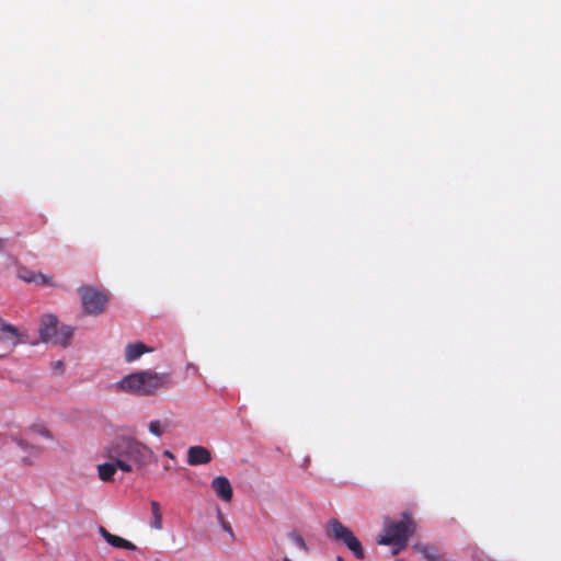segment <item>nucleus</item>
Wrapping results in <instances>:
<instances>
[{"label": "nucleus", "mask_w": 561, "mask_h": 561, "mask_svg": "<svg viewBox=\"0 0 561 561\" xmlns=\"http://www.w3.org/2000/svg\"><path fill=\"white\" fill-rule=\"evenodd\" d=\"M173 385L170 373L141 370L125 376L117 382V389L139 397L154 396Z\"/></svg>", "instance_id": "nucleus-1"}, {"label": "nucleus", "mask_w": 561, "mask_h": 561, "mask_svg": "<svg viewBox=\"0 0 561 561\" xmlns=\"http://www.w3.org/2000/svg\"><path fill=\"white\" fill-rule=\"evenodd\" d=\"M107 458H117L131 467V471L147 467L154 458L150 447L127 436L117 437L105 449Z\"/></svg>", "instance_id": "nucleus-2"}, {"label": "nucleus", "mask_w": 561, "mask_h": 561, "mask_svg": "<svg viewBox=\"0 0 561 561\" xmlns=\"http://www.w3.org/2000/svg\"><path fill=\"white\" fill-rule=\"evenodd\" d=\"M416 525L410 513L402 514L400 520H387L383 526V534L377 539L379 545L392 546L393 554H398L408 545L409 537L415 531Z\"/></svg>", "instance_id": "nucleus-3"}, {"label": "nucleus", "mask_w": 561, "mask_h": 561, "mask_svg": "<svg viewBox=\"0 0 561 561\" xmlns=\"http://www.w3.org/2000/svg\"><path fill=\"white\" fill-rule=\"evenodd\" d=\"M41 340L45 343H54L67 346L73 335V329L69 325L59 327L58 319L54 314H45L41 319Z\"/></svg>", "instance_id": "nucleus-4"}, {"label": "nucleus", "mask_w": 561, "mask_h": 561, "mask_svg": "<svg viewBox=\"0 0 561 561\" xmlns=\"http://www.w3.org/2000/svg\"><path fill=\"white\" fill-rule=\"evenodd\" d=\"M328 536L336 541L344 543L355 558L363 560L365 552L360 541L355 537L353 531L344 526L337 519H331L328 524Z\"/></svg>", "instance_id": "nucleus-5"}, {"label": "nucleus", "mask_w": 561, "mask_h": 561, "mask_svg": "<svg viewBox=\"0 0 561 561\" xmlns=\"http://www.w3.org/2000/svg\"><path fill=\"white\" fill-rule=\"evenodd\" d=\"M328 536L336 541L344 543L355 558L363 560L365 552L360 541L355 537L353 531L344 526L337 519H331L328 524Z\"/></svg>", "instance_id": "nucleus-6"}, {"label": "nucleus", "mask_w": 561, "mask_h": 561, "mask_svg": "<svg viewBox=\"0 0 561 561\" xmlns=\"http://www.w3.org/2000/svg\"><path fill=\"white\" fill-rule=\"evenodd\" d=\"M328 536L336 541L344 543L355 558L363 560L365 552L360 541L355 537L353 531L344 526L337 519H331L328 524Z\"/></svg>", "instance_id": "nucleus-7"}, {"label": "nucleus", "mask_w": 561, "mask_h": 561, "mask_svg": "<svg viewBox=\"0 0 561 561\" xmlns=\"http://www.w3.org/2000/svg\"><path fill=\"white\" fill-rule=\"evenodd\" d=\"M82 308L85 313L98 316L101 314L108 302V296L92 286H82L79 288Z\"/></svg>", "instance_id": "nucleus-8"}, {"label": "nucleus", "mask_w": 561, "mask_h": 561, "mask_svg": "<svg viewBox=\"0 0 561 561\" xmlns=\"http://www.w3.org/2000/svg\"><path fill=\"white\" fill-rule=\"evenodd\" d=\"M111 462L101 463L98 466V474L100 480L104 482H108L113 480V477L117 469L122 470L123 472H131V467L127 465L122 459L118 460L117 458H108Z\"/></svg>", "instance_id": "nucleus-9"}, {"label": "nucleus", "mask_w": 561, "mask_h": 561, "mask_svg": "<svg viewBox=\"0 0 561 561\" xmlns=\"http://www.w3.org/2000/svg\"><path fill=\"white\" fill-rule=\"evenodd\" d=\"M23 334L19 329L10 323H7L0 318V342L5 343L11 351L23 342Z\"/></svg>", "instance_id": "nucleus-10"}, {"label": "nucleus", "mask_w": 561, "mask_h": 561, "mask_svg": "<svg viewBox=\"0 0 561 561\" xmlns=\"http://www.w3.org/2000/svg\"><path fill=\"white\" fill-rule=\"evenodd\" d=\"M211 489L216 495L224 502H230L233 496V490L230 481L226 477H216L211 481Z\"/></svg>", "instance_id": "nucleus-11"}, {"label": "nucleus", "mask_w": 561, "mask_h": 561, "mask_svg": "<svg viewBox=\"0 0 561 561\" xmlns=\"http://www.w3.org/2000/svg\"><path fill=\"white\" fill-rule=\"evenodd\" d=\"M210 451L202 446H192L187 451V462L191 466L206 465L210 462Z\"/></svg>", "instance_id": "nucleus-12"}, {"label": "nucleus", "mask_w": 561, "mask_h": 561, "mask_svg": "<svg viewBox=\"0 0 561 561\" xmlns=\"http://www.w3.org/2000/svg\"><path fill=\"white\" fill-rule=\"evenodd\" d=\"M413 549L421 553L426 561H447L445 556L439 553L438 549L434 546L426 543H415Z\"/></svg>", "instance_id": "nucleus-13"}, {"label": "nucleus", "mask_w": 561, "mask_h": 561, "mask_svg": "<svg viewBox=\"0 0 561 561\" xmlns=\"http://www.w3.org/2000/svg\"><path fill=\"white\" fill-rule=\"evenodd\" d=\"M100 533L102 537L106 540V542L113 547L123 548L127 550H136V546L131 541H128L119 536L108 533L104 527L100 528Z\"/></svg>", "instance_id": "nucleus-14"}, {"label": "nucleus", "mask_w": 561, "mask_h": 561, "mask_svg": "<svg viewBox=\"0 0 561 561\" xmlns=\"http://www.w3.org/2000/svg\"><path fill=\"white\" fill-rule=\"evenodd\" d=\"M151 352V348L147 347L144 343H131L125 348V360L131 363L138 359L142 354Z\"/></svg>", "instance_id": "nucleus-15"}, {"label": "nucleus", "mask_w": 561, "mask_h": 561, "mask_svg": "<svg viewBox=\"0 0 561 561\" xmlns=\"http://www.w3.org/2000/svg\"><path fill=\"white\" fill-rule=\"evenodd\" d=\"M150 508H151V515H152L150 525L153 529L161 530L163 526H162V513H161L160 504L157 501H151Z\"/></svg>", "instance_id": "nucleus-16"}, {"label": "nucleus", "mask_w": 561, "mask_h": 561, "mask_svg": "<svg viewBox=\"0 0 561 561\" xmlns=\"http://www.w3.org/2000/svg\"><path fill=\"white\" fill-rule=\"evenodd\" d=\"M169 425V421L154 420L149 423L148 430L152 435L160 437L168 430Z\"/></svg>", "instance_id": "nucleus-17"}, {"label": "nucleus", "mask_w": 561, "mask_h": 561, "mask_svg": "<svg viewBox=\"0 0 561 561\" xmlns=\"http://www.w3.org/2000/svg\"><path fill=\"white\" fill-rule=\"evenodd\" d=\"M291 538L295 541L297 547H299L302 550H307V545H306L304 538L300 535L294 534L291 536Z\"/></svg>", "instance_id": "nucleus-18"}, {"label": "nucleus", "mask_w": 561, "mask_h": 561, "mask_svg": "<svg viewBox=\"0 0 561 561\" xmlns=\"http://www.w3.org/2000/svg\"><path fill=\"white\" fill-rule=\"evenodd\" d=\"M51 368L55 370V371H58V373H64L65 370V364L62 360H55L51 363Z\"/></svg>", "instance_id": "nucleus-19"}, {"label": "nucleus", "mask_w": 561, "mask_h": 561, "mask_svg": "<svg viewBox=\"0 0 561 561\" xmlns=\"http://www.w3.org/2000/svg\"><path fill=\"white\" fill-rule=\"evenodd\" d=\"M20 278H22L23 280L28 282V283L36 280V278L33 275H31L30 272L24 273L23 271L20 272Z\"/></svg>", "instance_id": "nucleus-20"}, {"label": "nucleus", "mask_w": 561, "mask_h": 561, "mask_svg": "<svg viewBox=\"0 0 561 561\" xmlns=\"http://www.w3.org/2000/svg\"><path fill=\"white\" fill-rule=\"evenodd\" d=\"M221 527L224 528V530H225L226 533H228L231 537H233V530H232V527H231V525H230L228 522L222 520V523H221Z\"/></svg>", "instance_id": "nucleus-21"}, {"label": "nucleus", "mask_w": 561, "mask_h": 561, "mask_svg": "<svg viewBox=\"0 0 561 561\" xmlns=\"http://www.w3.org/2000/svg\"><path fill=\"white\" fill-rule=\"evenodd\" d=\"M34 431L43 436H49V432L44 427H35Z\"/></svg>", "instance_id": "nucleus-22"}, {"label": "nucleus", "mask_w": 561, "mask_h": 561, "mask_svg": "<svg viewBox=\"0 0 561 561\" xmlns=\"http://www.w3.org/2000/svg\"><path fill=\"white\" fill-rule=\"evenodd\" d=\"M217 516H218L219 523L221 524L222 520H225V518H224V514L220 508L217 510Z\"/></svg>", "instance_id": "nucleus-23"}, {"label": "nucleus", "mask_w": 561, "mask_h": 561, "mask_svg": "<svg viewBox=\"0 0 561 561\" xmlns=\"http://www.w3.org/2000/svg\"><path fill=\"white\" fill-rule=\"evenodd\" d=\"M163 456L169 457V458H173V454L170 450H164L163 451Z\"/></svg>", "instance_id": "nucleus-24"}, {"label": "nucleus", "mask_w": 561, "mask_h": 561, "mask_svg": "<svg viewBox=\"0 0 561 561\" xmlns=\"http://www.w3.org/2000/svg\"><path fill=\"white\" fill-rule=\"evenodd\" d=\"M3 250V240L0 238V252Z\"/></svg>", "instance_id": "nucleus-25"}, {"label": "nucleus", "mask_w": 561, "mask_h": 561, "mask_svg": "<svg viewBox=\"0 0 561 561\" xmlns=\"http://www.w3.org/2000/svg\"><path fill=\"white\" fill-rule=\"evenodd\" d=\"M336 561H344L342 557H337Z\"/></svg>", "instance_id": "nucleus-26"}]
</instances>
